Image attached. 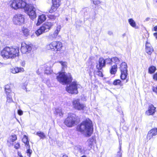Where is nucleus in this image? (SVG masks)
Returning a JSON list of instances; mask_svg holds the SVG:
<instances>
[{
  "label": "nucleus",
  "mask_w": 157,
  "mask_h": 157,
  "mask_svg": "<svg viewBox=\"0 0 157 157\" xmlns=\"http://www.w3.org/2000/svg\"><path fill=\"white\" fill-rule=\"evenodd\" d=\"M10 6L14 10H17L20 8H24L30 18L32 20H33L36 17V9L33 5L27 3L25 1L13 0L12 1Z\"/></svg>",
  "instance_id": "obj_1"
},
{
  "label": "nucleus",
  "mask_w": 157,
  "mask_h": 157,
  "mask_svg": "<svg viewBox=\"0 0 157 157\" xmlns=\"http://www.w3.org/2000/svg\"><path fill=\"white\" fill-rule=\"evenodd\" d=\"M78 131L81 132H85L89 136H90L93 131L92 121L89 119H86L80 123L77 126Z\"/></svg>",
  "instance_id": "obj_2"
},
{
  "label": "nucleus",
  "mask_w": 157,
  "mask_h": 157,
  "mask_svg": "<svg viewBox=\"0 0 157 157\" xmlns=\"http://www.w3.org/2000/svg\"><path fill=\"white\" fill-rule=\"evenodd\" d=\"M18 47L16 46L5 47L1 52L2 56L6 59L12 58L19 55Z\"/></svg>",
  "instance_id": "obj_3"
},
{
  "label": "nucleus",
  "mask_w": 157,
  "mask_h": 157,
  "mask_svg": "<svg viewBox=\"0 0 157 157\" xmlns=\"http://www.w3.org/2000/svg\"><path fill=\"white\" fill-rule=\"evenodd\" d=\"M56 79L60 83L63 84H68L72 80V76L70 73L66 74L65 72H60L57 76Z\"/></svg>",
  "instance_id": "obj_4"
},
{
  "label": "nucleus",
  "mask_w": 157,
  "mask_h": 157,
  "mask_svg": "<svg viewBox=\"0 0 157 157\" xmlns=\"http://www.w3.org/2000/svg\"><path fill=\"white\" fill-rule=\"evenodd\" d=\"M77 119L76 115L73 113H70L64 121V123L68 127H72L76 124Z\"/></svg>",
  "instance_id": "obj_5"
},
{
  "label": "nucleus",
  "mask_w": 157,
  "mask_h": 157,
  "mask_svg": "<svg viewBox=\"0 0 157 157\" xmlns=\"http://www.w3.org/2000/svg\"><path fill=\"white\" fill-rule=\"evenodd\" d=\"M53 25V23L51 22H46L36 30L35 33L38 36L48 31Z\"/></svg>",
  "instance_id": "obj_6"
},
{
  "label": "nucleus",
  "mask_w": 157,
  "mask_h": 157,
  "mask_svg": "<svg viewBox=\"0 0 157 157\" xmlns=\"http://www.w3.org/2000/svg\"><path fill=\"white\" fill-rule=\"evenodd\" d=\"M63 45L62 43L59 41H53L47 45V48L51 51L57 52L61 49Z\"/></svg>",
  "instance_id": "obj_7"
},
{
  "label": "nucleus",
  "mask_w": 157,
  "mask_h": 157,
  "mask_svg": "<svg viewBox=\"0 0 157 157\" xmlns=\"http://www.w3.org/2000/svg\"><path fill=\"white\" fill-rule=\"evenodd\" d=\"M78 85L77 82H73L68 85H67L66 88V91L71 94H77L78 93Z\"/></svg>",
  "instance_id": "obj_8"
},
{
  "label": "nucleus",
  "mask_w": 157,
  "mask_h": 157,
  "mask_svg": "<svg viewBox=\"0 0 157 157\" xmlns=\"http://www.w3.org/2000/svg\"><path fill=\"white\" fill-rule=\"evenodd\" d=\"M24 16L21 14H15L13 17V21L15 25H21L24 23Z\"/></svg>",
  "instance_id": "obj_9"
},
{
  "label": "nucleus",
  "mask_w": 157,
  "mask_h": 157,
  "mask_svg": "<svg viewBox=\"0 0 157 157\" xmlns=\"http://www.w3.org/2000/svg\"><path fill=\"white\" fill-rule=\"evenodd\" d=\"M120 69L121 72L120 77L121 79H126L128 75L127 66L125 62L122 63L121 64Z\"/></svg>",
  "instance_id": "obj_10"
},
{
  "label": "nucleus",
  "mask_w": 157,
  "mask_h": 157,
  "mask_svg": "<svg viewBox=\"0 0 157 157\" xmlns=\"http://www.w3.org/2000/svg\"><path fill=\"white\" fill-rule=\"evenodd\" d=\"M72 104L73 107L78 110H83L85 106L84 104L80 103L79 100L78 99L73 100Z\"/></svg>",
  "instance_id": "obj_11"
},
{
  "label": "nucleus",
  "mask_w": 157,
  "mask_h": 157,
  "mask_svg": "<svg viewBox=\"0 0 157 157\" xmlns=\"http://www.w3.org/2000/svg\"><path fill=\"white\" fill-rule=\"evenodd\" d=\"M61 29L60 25H58L53 33H50L48 36V38L52 40L56 39L59 34Z\"/></svg>",
  "instance_id": "obj_12"
},
{
  "label": "nucleus",
  "mask_w": 157,
  "mask_h": 157,
  "mask_svg": "<svg viewBox=\"0 0 157 157\" xmlns=\"http://www.w3.org/2000/svg\"><path fill=\"white\" fill-rule=\"evenodd\" d=\"M32 49L30 45L27 44L25 43L21 44V51L22 53L25 54L30 52Z\"/></svg>",
  "instance_id": "obj_13"
},
{
  "label": "nucleus",
  "mask_w": 157,
  "mask_h": 157,
  "mask_svg": "<svg viewBox=\"0 0 157 157\" xmlns=\"http://www.w3.org/2000/svg\"><path fill=\"white\" fill-rule=\"evenodd\" d=\"M156 108L152 104L149 105L148 109L145 112L146 114L148 116L153 115L156 112Z\"/></svg>",
  "instance_id": "obj_14"
},
{
  "label": "nucleus",
  "mask_w": 157,
  "mask_h": 157,
  "mask_svg": "<svg viewBox=\"0 0 157 157\" xmlns=\"http://www.w3.org/2000/svg\"><path fill=\"white\" fill-rule=\"evenodd\" d=\"M105 59L102 57H101L99 59L98 64L96 66L97 68L99 70H101L105 66Z\"/></svg>",
  "instance_id": "obj_15"
},
{
  "label": "nucleus",
  "mask_w": 157,
  "mask_h": 157,
  "mask_svg": "<svg viewBox=\"0 0 157 157\" xmlns=\"http://www.w3.org/2000/svg\"><path fill=\"white\" fill-rule=\"evenodd\" d=\"M157 134V128H154L149 131L147 135V139L150 140L154 136Z\"/></svg>",
  "instance_id": "obj_16"
},
{
  "label": "nucleus",
  "mask_w": 157,
  "mask_h": 157,
  "mask_svg": "<svg viewBox=\"0 0 157 157\" xmlns=\"http://www.w3.org/2000/svg\"><path fill=\"white\" fill-rule=\"evenodd\" d=\"M145 49L146 53L149 55H151L154 51L151 44L147 41L145 44Z\"/></svg>",
  "instance_id": "obj_17"
},
{
  "label": "nucleus",
  "mask_w": 157,
  "mask_h": 157,
  "mask_svg": "<svg viewBox=\"0 0 157 157\" xmlns=\"http://www.w3.org/2000/svg\"><path fill=\"white\" fill-rule=\"evenodd\" d=\"M73 151L75 155H77L79 153L82 154L83 153V149L81 146H76L74 147Z\"/></svg>",
  "instance_id": "obj_18"
},
{
  "label": "nucleus",
  "mask_w": 157,
  "mask_h": 157,
  "mask_svg": "<svg viewBox=\"0 0 157 157\" xmlns=\"http://www.w3.org/2000/svg\"><path fill=\"white\" fill-rule=\"evenodd\" d=\"M6 20V18L4 14L2 13H0V25L3 27L5 26L6 25L5 21Z\"/></svg>",
  "instance_id": "obj_19"
},
{
  "label": "nucleus",
  "mask_w": 157,
  "mask_h": 157,
  "mask_svg": "<svg viewBox=\"0 0 157 157\" xmlns=\"http://www.w3.org/2000/svg\"><path fill=\"white\" fill-rule=\"evenodd\" d=\"M24 71L23 68L21 67H15L10 69V71L13 74H16L19 72H23Z\"/></svg>",
  "instance_id": "obj_20"
},
{
  "label": "nucleus",
  "mask_w": 157,
  "mask_h": 157,
  "mask_svg": "<svg viewBox=\"0 0 157 157\" xmlns=\"http://www.w3.org/2000/svg\"><path fill=\"white\" fill-rule=\"evenodd\" d=\"M46 17L45 15L42 14L39 16L38 17L37 22L36 24L37 25H39L46 20Z\"/></svg>",
  "instance_id": "obj_21"
},
{
  "label": "nucleus",
  "mask_w": 157,
  "mask_h": 157,
  "mask_svg": "<svg viewBox=\"0 0 157 157\" xmlns=\"http://www.w3.org/2000/svg\"><path fill=\"white\" fill-rule=\"evenodd\" d=\"M95 140L93 137H92L89 139L87 141L88 143L87 146L90 147L89 150H90L93 146Z\"/></svg>",
  "instance_id": "obj_22"
},
{
  "label": "nucleus",
  "mask_w": 157,
  "mask_h": 157,
  "mask_svg": "<svg viewBox=\"0 0 157 157\" xmlns=\"http://www.w3.org/2000/svg\"><path fill=\"white\" fill-rule=\"evenodd\" d=\"M117 70V65L114 64L111 67L110 70V72L111 74L114 75L116 74Z\"/></svg>",
  "instance_id": "obj_23"
},
{
  "label": "nucleus",
  "mask_w": 157,
  "mask_h": 157,
  "mask_svg": "<svg viewBox=\"0 0 157 157\" xmlns=\"http://www.w3.org/2000/svg\"><path fill=\"white\" fill-rule=\"evenodd\" d=\"M23 142L25 144V146H28V147H29V141L28 137L26 135H24L22 139Z\"/></svg>",
  "instance_id": "obj_24"
},
{
  "label": "nucleus",
  "mask_w": 157,
  "mask_h": 157,
  "mask_svg": "<svg viewBox=\"0 0 157 157\" xmlns=\"http://www.w3.org/2000/svg\"><path fill=\"white\" fill-rule=\"evenodd\" d=\"M54 113L56 115H59L60 117H62L63 115L61 109L59 108L56 109Z\"/></svg>",
  "instance_id": "obj_25"
},
{
  "label": "nucleus",
  "mask_w": 157,
  "mask_h": 157,
  "mask_svg": "<svg viewBox=\"0 0 157 157\" xmlns=\"http://www.w3.org/2000/svg\"><path fill=\"white\" fill-rule=\"evenodd\" d=\"M156 70V67L153 66H150L148 69V72L150 74L154 73Z\"/></svg>",
  "instance_id": "obj_26"
},
{
  "label": "nucleus",
  "mask_w": 157,
  "mask_h": 157,
  "mask_svg": "<svg viewBox=\"0 0 157 157\" xmlns=\"http://www.w3.org/2000/svg\"><path fill=\"white\" fill-rule=\"evenodd\" d=\"M128 22L131 26L133 28H137V27H136V22L132 18H130L128 19Z\"/></svg>",
  "instance_id": "obj_27"
},
{
  "label": "nucleus",
  "mask_w": 157,
  "mask_h": 157,
  "mask_svg": "<svg viewBox=\"0 0 157 157\" xmlns=\"http://www.w3.org/2000/svg\"><path fill=\"white\" fill-rule=\"evenodd\" d=\"M44 67L46 68L44 71V73L45 74H49L52 72V70L51 69L50 67H48L47 65H44Z\"/></svg>",
  "instance_id": "obj_28"
},
{
  "label": "nucleus",
  "mask_w": 157,
  "mask_h": 157,
  "mask_svg": "<svg viewBox=\"0 0 157 157\" xmlns=\"http://www.w3.org/2000/svg\"><path fill=\"white\" fill-rule=\"evenodd\" d=\"M22 31L25 36L27 37L29 35V30L28 28L24 27L22 29Z\"/></svg>",
  "instance_id": "obj_29"
},
{
  "label": "nucleus",
  "mask_w": 157,
  "mask_h": 157,
  "mask_svg": "<svg viewBox=\"0 0 157 157\" xmlns=\"http://www.w3.org/2000/svg\"><path fill=\"white\" fill-rule=\"evenodd\" d=\"M113 84L114 85H119L120 86H122L123 84L122 83L121 80L119 79H117L114 80L113 82Z\"/></svg>",
  "instance_id": "obj_30"
},
{
  "label": "nucleus",
  "mask_w": 157,
  "mask_h": 157,
  "mask_svg": "<svg viewBox=\"0 0 157 157\" xmlns=\"http://www.w3.org/2000/svg\"><path fill=\"white\" fill-rule=\"evenodd\" d=\"M5 90L6 94H12V93L11 92L10 86L9 85H7L5 86Z\"/></svg>",
  "instance_id": "obj_31"
},
{
  "label": "nucleus",
  "mask_w": 157,
  "mask_h": 157,
  "mask_svg": "<svg viewBox=\"0 0 157 157\" xmlns=\"http://www.w3.org/2000/svg\"><path fill=\"white\" fill-rule=\"evenodd\" d=\"M12 94H6L7 96V102H11L13 101V100L12 98Z\"/></svg>",
  "instance_id": "obj_32"
},
{
  "label": "nucleus",
  "mask_w": 157,
  "mask_h": 157,
  "mask_svg": "<svg viewBox=\"0 0 157 157\" xmlns=\"http://www.w3.org/2000/svg\"><path fill=\"white\" fill-rule=\"evenodd\" d=\"M17 139V136L15 135H11L10 137V140H8V142H9V141L10 142H13Z\"/></svg>",
  "instance_id": "obj_33"
},
{
  "label": "nucleus",
  "mask_w": 157,
  "mask_h": 157,
  "mask_svg": "<svg viewBox=\"0 0 157 157\" xmlns=\"http://www.w3.org/2000/svg\"><path fill=\"white\" fill-rule=\"evenodd\" d=\"M113 62H114L115 64H116L117 65V64H119L120 62V59L117 57H114L112 58Z\"/></svg>",
  "instance_id": "obj_34"
},
{
  "label": "nucleus",
  "mask_w": 157,
  "mask_h": 157,
  "mask_svg": "<svg viewBox=\"0 0 157 157\" xmlns=\"http://www.w3.org/2000/svg\"><path fill=\"white\" fill-rule=\"evenodd\" d=\"M36 135L39 136L41 139H44L45 137V135L44 134L43 132L40 131L37 132Z\"/></svg>",
  "instance_id": "obj_35"
},
{
  "label": "nucleus",
  "mask_w": 157,
  "mask_h": 157,
  "mask_svg": "<svg viewBox=\"0 0 157 157\" xmlns=\"http://www.w3.org/2000/svg\"><path fill=\"white\" fill-rule=\"evenodd\" d=\"M52 4L56 7H59L60 6L59 0H52Z\"/></svg>",
  "instance_id": "obj_36"
},
{
  "label": "nucleus",
  "mask_w": 157,
  "mask_h": 157,
  "mask_svg": "<svg viewBox=\"0 0 157 157\" xmlns=\"http://www.w3.org/2000/svg\"><path fill=\"white\" fill-rule=\"evenodd\" d=\"M105 63L109 65H112V64L113 61L112 58H107L105 59Z\"/></svg>",
  "instance_id": "obj_37"
},
{
  "label": "nucleus",
  "mask_w": 157,
  "mask_h": 157,
  "mask_svg": "<svg viewBox=\"0 0 157 157\" xmlns=\"http://www.w3.org/2000/svg\"><path fill=\"white\" fill-rule=\"evenodd\" d=\"M88 9L86 8H85L82 9V10L80 12L81 14L83 15L84 16H86L87 15L88 12L87 11Z\"/></svg>",
  "instance_id": "obj_38"
},
{
  "label": "nucleus",
  "mask_w": 157,
  "mask_h": 157,
  "mask_svg": "<svg viewBox=\"0 0 157 157\" xmlns=\"http://www.w3.org/2000/svg\"><path fill=\"white\" fill-rule=\"evenodd\" d=\"M58 7H56L55 6L53 5L52 4V6L51 7V9L49 10V12L50 13H52L56 10L57 8Z\"/></svg>",
  "instance_id": "obj_39"
},
{
  "label": "nucleus",
  "mask_w": 157,
  "mask_h": 157,
  "mask_svg": "<svg viewBox=\"0 0 157 157\" xmlns=\"http://www.w3.org/2000/svg\"><path fill=\"white\" fill-rule=\"evenodd\" d=\"M27 148H28V149L27 150V155L29 157H30L32 153V151L30 149V147H28V146H26Z\"/></svg>",
  "instance_id": "obj_40"
},
{
  "label": "nucleus",
  "mask_w": 157,
  "mask_h": 157,
  "mask_svg": "<svg viewBox=\"0 0 157 157\" xmlns=\"http://www.w3.org/2000/svg\"><path fill=\"white\" fill-rule=\"evenodd\" d=\"M59 63L62 66V71H63L64 68H66L67 66V65L66 64V63L65 62H64L62 61H60Z\"/></svg>",
  "instance_id": "obj_41"
},
{
  "label": "nucleus",
  "mask_w": 157,
  "mask_h": 157,
  "mask_svg": "<svg viewBox=\"0 0 157 157\" xmlns=\"http://www.w3.org/2000/svg\"><path fill=\"white\" fill-rule=\"evenodd\" d=\"M48 17L49 18L52 20H54L56 19V16L53 15L49 14Z\"/></svg>",
  "instance_id": "obj_42"
},
{
  "label": "nucleus",
  "mask_w": 157,
  "mask_h": 157,
  "mask_svg": "<svg viewBox=\"0 0 157 157\" xmlns=\"http://www.w3.org/2000/svg\"><path fill=\"white\" fill-rule=\"evenodd\" d=\"M93 3L95 5H98L100 3L99 0H92Z\"/></svg>",
  "instance_id": "obj_43"
},
{
  "label": "nucleus",
  "mask_w": 157,
  "mask_h": 157,
  "mask_svg": "<svg viewBox=\"0 0 157 157\" xmlns=\"http://www.w3.org/2000/svg\"><path fill=\"white\" fill-rule=\"evenodd\" d=\"M152 89L153 91L155 93L157 94V86L155 87H152Z\"/></svg>",
  "instance_id": "obj_44"
},
{
  "label": "nucleus",
  "mask_w": 157,
  "mask_h": 157,
  "mask_svg": "<svg viewBox=\"0 0 157 157\" xmlns=\"http://www.w3.org/2000/svg\"><path fill=\"white\" fill-rule=\"evenodd\" d=\"M20 147V144L19 143H17L14 146V148L16 149H18Z\"/></svg>",
  "instance_id": "obj_45"
},
{
  "label": "nucleus",
  "mask_w": 157,
  "mask_h": 157,
  "mask_svg": "<svg viewBox=\"0 0 157 157\" xmlns=\"http://www.w3.org/2000/svg\"><path fill=\"white\" fill-rule=\"evenodd\" d=\"M122 153L121 151H118L117 153V157H122Z\"/></svg>",
  "instance_id": "obj_46"
},
{
  "label": "nucleus",
  "mask_w": 157,
  "mask_h": 157,
  "mask_svg": "<svg viewBox=\"0 0 157 157\" xmlns=\"http://www.w3.org/2000/svg\"><path fill=\"white\" fill-rule=\"evenodd\" d=\"M153 78L155 80L157 81V72L153 75Z\"/></svg>",
  "instance_id": "obj_47"
},
{
  "label": "nucleus",
  "mask_w": 157,
  "mask_h": 157,
  "mask_svg": "<svg viewBox=\"0 0 157 157\" xmlns=\"http://www.w3.org/2000/svg\"><path fill=\"white\" fill-rule=\"evenodd\" d=\"M17 113L20 116L22 115L23 114V112L21 109H19L17 111Z\"/></svg>",
  "instance_id": "obj_48"
},
{
  "label": "nucleus",
  "mask_w": 157,
  "mask_h": 157,
  "mask_svg": "<svg viewBox=\"0 0 157 157\" xmlns=\"http://www.w3.org/2000/svg\"><path fill=\"white\" fill-rule=\"evenodd\" d=\"M98 75L99 76L101 77H103V74L102 73V72L101 71H98Z\"/></svg>",
  "instance_id": "obj_49"
},
{
  "label": "nucleus",
  "mask_w": 157,
  "mask_h": 157,
  "mask_svg": "<svg viewBox=\"0 0 157 157\" xmlns=\"http://www.w3.org/2000/svg\"><path fill=\"white\" fill-rule=\"evenodd\" d=\"M123 129L125 130V131H127L128 130V127L126 126H124L122 127Z\"/></svg>",
  "instance_id": "obj_50"
},
{
  "label": "nucleus",
  "mask_w": 157,
  "mask_h": 157,
  "mask_svg": "<svg viewBox=\"0 0 157 157\" xmlns=\"http://www.w3.org/2000/svg\"><path fill=\"white\" fill-rule=\"evenodd\" d=\"M121 144L120 143V146H119V151H121Z\"/></svg>",
  "instance_id": "obj_51"
},
{
  "label": "nucleus",
  "mask_w": 157,
  "mask_h": 157,
  "mask_svg": "<svg viewBox=\"0 0 157 157\" xmlns=\"http://www.w3.org/2000/svg\"><path fill=\"white\" fill-rule=\"evenodd\" d=\"M108 34L110 35H111L113 34V32L111 31H109L108 32Z\"/></svg>",
  "instance_id": "obj_52"
},
{
  "label": "nucleus",
  "mask_w": 157,
  "mask_h": 157,
  "mask_svg": "<svg viewBox=\"0 0 157 157\" xmlns=\"http://www.w3.org/2000/svg\"><path fill=\"white\" fill-rule=\"evenodd\" d=\"M154 36L155 37L156 39H157V32L154 33Z\"/></svg>",
  "instance_id": "obj_53"
},
{
  "label": "nucleus",
  "mask_w": 157,
  "mask_h": 157,
  "mask_svg": "<svg viewBox=\"0 0 157 157\" xmlns=\"http://www.w3.org/2000/svg\"><path fill=\"white\" fill-rule=\"evenodd\" d=\"M154 29L155 31H157V25L154 27Z\"/></svg>",
  "instance_id": "obj_54"
},
{
  "label": "nucleus",
  "mask_w": 157,
  "mask_h": 157,
  "mask_svg": "<svg viewBox=\"0 0 157 157\" xmlns=\"http://www.w3.org/2000/svg\"><path fill=\"white\" fill-rule=\"evenodd\" d=\"M39 69L38 70H37V71H36V73H37L38 74V75H40V73L39 72Z\"/></svg>",
  "instance_id": "obj_55"
},
{
  "label": "nucleus",
  "mask_w": 157,
  "mask_h": 157,
  "mask_svg": "<svg viewBox=\"0 0 157 157\" xmlns=\"http://www.w3.org/2000/svg\"><path fill=\"white\" fill-rule=\"evenodd\" d=\"M25 64V63L24 62H22L21 63V65L23 66H24Z\"/></svg>",
  "instance_id": "obj_56"
},
{
  "label": "nucleus",
  "mask_w": 157,
  "mask_h": 157,
  "mask_svg": "<svg viewBox=\"0 0 157 157\" xmlns=\"http://www.w3.org/2000/svg\"><path fill=\"white\" fill-rule=\"evenodd\" d=\"M3 66V64L0 62V67H2Z\"/></svg>",
  "instance_id": "obj_57"
},
{
  "label": "nucleus",
  "mask_w": 157,
  "mask_h": 157,
  "mask_svg": "<svg viewBox=\"0 0 157 157\" xmlns=\"http://www.w3.org/2000/svg\"><path fill=\"white\" fill-rule=\"evenodd\" d=\"M149 18H148V17H147V18L146 19H145V21H148L149 19Z\"/></svg>",
  "instance_id": "obj_58"
},
{
  "label": "nucleus",
  "mask_w": 157,
  "mask_h": 157,
  "mask_svg": "<svg viewBox=\"0 0 157 157\" xmlns=\"http://www.w3.org/2000/svg\"><path fill=\"white\" fill-rule=\"evenodd\" d=\"M63 157H68V156L66 155H63Z\"/></svg>",
  "instance_id": "obj_59"
},
{
  "label": "nucleus",
  "mask_w": 157,
  "mask_h": 157,
  "mask_svg": "<svg viewBox=\"0 0 157 157\" xmlns=\"http://www.w3.org/2000/svg\"><path fill=\"white\" fill-rule=\"evenodd\" d=\"M123 37H124V36H126V34L125 33H124V34H123L122 35Z\"/></svg>",
  "instance_id": "obj_60"
},
{
  "label": "nucleus",
  "mask_w": 157,
  "mask_h": 157,
  "mask_svg": "<svg viewBox=\"0 0 157 157\" xmlns=\"http://www.w3.org/2000/svg\"><path fill=\"white\" fill-rule=\"evenodd\" d=\"M128 79H126V80L125 82H124L125 83H126V82H128Z\"/></svg>",
  "instance_id": "obj_61"
},
{
  "label": "nucleus",
  "mask_w": 157,
  "mask_h": 157,
  "mask_svg": "<svg viewBox=\"0 0 157 157\" xmlns=\"http://www.w3.org/2000/svg\"><path fill=\"white\" fill-rule=\"evenodd\" d=\"M81 157H86L85 155H83Z\"/></svg>",
  "instance_id": "obj_62"
},
{
  "label": "nucleus",
  "mask_w": 157,
  "mask_h": 157,
  "mask_svg": "<svg viewBox=\"0 0 157 157\" xmlns=\"http://www.w3.org/2000/svg\"><path fill=\"white\" fill-rule=\"evenodd\" d=\"M156 2H157V0H156Z\"/></svg>",
  "instance_id": "obj_63"
}]
</instances>
